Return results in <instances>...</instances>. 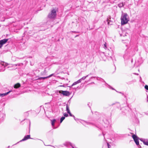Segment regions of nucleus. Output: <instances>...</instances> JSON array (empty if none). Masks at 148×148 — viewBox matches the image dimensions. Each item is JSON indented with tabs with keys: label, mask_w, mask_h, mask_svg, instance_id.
I'll use <instances>...</instances> for the list:
<instances>
[{
	"label": "nucleus",
	"mask_w": 148,
	"mask_h": 148,
	"mask_svg": "<svg viewBox=\"0 0 148 148\" xmlns=\"http://www.w3.org/2000/svg\"><path fill=\"white\" fill-rule=\"evenodd\" d=\"M127 17V13H123L122 14L121 18V23L122 25L127 23L129 21Z\"/></svg>",
	"instance_id": "obj_1"
},
{
	"label": "nucleus",
	"mask_w": 148,
	"mask_h": 148,
	"mask_svg": "<svg viewBox=\"0 0 148 148\" xmlns=\"http://www.w3.org/2000/svg\"><path fill=\"white\" fill-rule=\"evenodd\" d=\"M57 8L52 9L48 15V17L50 18H54L56 16Z\"/></svg>",
	"instance_id": "obj_2"
},
{
	"label": "nucleus",
	"mask_w": 148,
	"mask_h": 148,
	"mask_svg": "<svg viewBox=\"0 0 148 148\" xmlns=\"http://www.w3.org/2000/svg\"><path fill=\"white\" fill-rule=\"evenodd\" d=\"M132 137L133 138L136 144L138 146L139 148H142L139 145V141L138 140L139 138L135 134H133L132 136Z\"/></svg>",
	"instance_id": "obj_3"
},
{
	"label": "nucleus",
	"mask_w": 148,
	"mask_h": 148,
	"mask_svg": "<svg viewBox=\"0 0 148 148\" xmlns=\"http://www.w3.org/2000/svg\"><path fill=\"white\" fill-rule=\"evenodd\" d=\"M59 92L60 93H61L63 95L65 96H69L70 95V92L67 91L59 90Z\"/></svg>",
	"instance_id": "obj_4"
},
{
	"label": "nucleus",
	"mask_w": 148,
	"mask_h": 148,
	"mask_svg": "<svg viewBox=\"0 0 148 148\" xmlns=\"http://www.w3.org/2000/svg\"><path fill=\"white\" fill-rule=\"evenodd\" d=\"M8 40V39H4L0 40V48Z\"/></svg>",
	"instance_id": "obj_5"
},
{
	"label": "nucleus",
	"mask_w": 148,
	"mask_h": 148,
	"mask_svg": "<svg viewBox=\"0 0 148 148\" xmlns=\"http://www.w3.org/2000/svg\"><path fill=\"white\" fill-rule=\"evenodd\" d=\"M29 138H31L30 137V135H27V136H24L23 138L21 141H24L25 140H27V139Z\"/></svg>",
	"instance_id": "obj_6"
},
{
	"label": "nucleus",
	"mask_w": 148,
	"mask_h": 148,
	"mask_svg": "<svg viewBox=\"0 0 148 148\" xmlns=\"http://www.w3.org/2000/svg\"><path fill=\"white\" fill-rule=\"evenodd\" d=\"M53 75V74H51L50 75H49L48 76L46 77H40L38 79L39 80H41L42 79H47V78H48L51 77Z\"/></svg>",
	"instance_id": "obj_7"
},
{
	"label": "nucleus",
	"mask_w": 148,
	"mask_h": 148,
	"mask_svg": "<svg viewBox=\"0 0 148 148\" xmlns=\"http://www.w3.org/2000/svg\"><path fill=\"white\" fill-rule=\"evenodd\" d=\"M11 91H10L9 92H7L4 93H2V94L0 93V97H3L5 96L8 95Z\"/></svg>",
	"instance_id": "obj_8"
},
{
	"label": "nucleus",
	"mask_w": 148,
	"mask_h": 148,
	"mask_svg": "<svg viewBox=\"0 0 148 148\" xmlns=\"http://www.w3.org/2000/svg\"><path fill=\"white\" fill-rule=\"evenodd\" d=\"M80 83V82L79 80H78L77 81L74 82L73 83V84L70 86V87L71 88L73 86L76 85V84Z\"/></svg>",
	"instance_id": "obj_9"
},
{
	"label": "nucleus",
	"mask_w": 148,
	"mask_h": 148,
	"mask_svg": "<svg viewBox=\"0 0 148 148\" xmlns=\"http://www.w3.org/2000/svg\"><path fill=\"white\" fill-rule=\"evenodd\" d=\"M21 86L20 84L19 83H18L15 84L14 86V88H17Z\"/></svg>",
	"instance_id": "obj_10"
},
{
	"label": "nucleus",
	"mask_w": 148,
	"mask_h": 148,
	"mask_svg": "<svg viewBox=\"0 0 148 148\" xmlns=\"http://www.w3.org/2000/svg\"><path fill=\"white\" fill-rule=\"evenodd\" d=\"M51 125L52 126H54L55 123L56 121V120L55 119H53V120H51Z\"/></svg>",
	"instance_id": "obj_11"
},
{
	"label": "nucleus",
	"mask_w": 148,
	"mask_h": 148,
	"mask_svg": "<svg viewBox=\"0 0 148 148\" xmlns=\"http://www.w3.org/2000/svg\"><path fill=\"white\" fill-rule=\"evenodd\" d=\"M88 77V75H86V76H84L82 77L80 79H79V80H80V82H81V81L82 80H85L86 78Z\"/></svg>",
	"instance_id": "obj_12"
},
{
	"label": "nucleus",
	"mask_w": 148,
	"mask_h": 148,
	"mask_svg": "<svg viewBox=\"0 0 148 148\" xmlns=\"http://www.w3.org/2000/svg\"><path fill=\"white\" fill-rule=\"evenodd\" d=\"M66 110L68 113L70 112V110L69 109V107L68 106L67 104L66 105Z\"/></svg>",
	"instance_id": "obj_13"
},
{
	"label": "nucleus",
	"mask_w": 148,
	"mask_h": 148,
	"mask_svg": "<svg viewBox=\"0 0 148 148\" xmlns=\"http://www.w3.org/2000/svg\"><path fill=\"white\" fill-rule=\"evenodd\" d=\"M143 143L144 144L148 146V139H145L144 142H143Z\"/></svg>",
	"instance_id": "obj_14"
},
{
	"label": "nucleus",
	"mask_w": 148,
	"mask_h": 148,
	"mask_svg": "<svg viewBox=\"0 0 148 148\" xmlns=\"http://www.w3.org/2000/svg\"><path fill=\"white\" fill-rule=\"evenodd\" d=\"M107 21L108 22V25H112V22L110 21V20H109L108 18L107 20Z\"/></svg>",
	"instance_id": "obj_15"
},
{
	"label": "nucleus",
	"mask_w": 148,
	"mask_h": 148,
	"mask_svg": "<svg viewBox=\"0 0 148 148\" xmlns=\"http://www.w3.org/2000/svg\"><path fill=\"white\" fill-rule=\"evenodd\" d=\"M123 5H124L123 3H121L118 4V6L119 8L122 7H123Z\"/></svg>",
	"instance_id": "obj_16"
},
{
	"label": "nucleus",
	"mask_w": 148,
	"mask_h": 148,
	"mask_svg": "<svg viewBox=\"0 0 148 148\" xmlns=\"http://www.w3.org/2000/svg\"><path fill=\"white\" fill-rule=\"evenodd\" d=\"M65 119V117L64 116H62V117L60 119V123H61L62 121L64 120V119Z\"/></svg>",
	"instance_id": "obj_17"
},
{
	"label": "nucleus",
	"mask_w": 148,
	"mask_h": 148,
	"mask_svg": "<svg viewBox=\"0 0 148 148\" xmlns=\"http://www.w3.org/2000/svg\"><path fill=\"white\" fill-rule=\"evenodd\" d=\"M0 63L1 65L4 66V64H5V62H4L1 61L0 62Z\"/></svg>",
	"instance_id": "obj_18"
},
{
	"label": "nucleus",
	"mask_w": 148,
	"mask_h": 148,
	"mask_svg": "<svg viewBox=\"0 0 148 148\" xmlns=\"http://www.w3.org/2000/svg\"><path fill=\"white\" fill-rule=\"evenodd\" d=\"M139 139L141 141L143 142H143H144L145 140V139H143V138H140Z\"/></svg>",
	"instance_id": "obj_19"
},
{
	"label": "nucleus",
	"mask_w": 148,
	"mask_h": 148,
	"mask_svg": "<svg viewBox=\"0 0 148 148\" xmlns=\"http://www.w3.org/2000/svg\"><path fill=\"white\" fill-rule=\"evenodd\" d=\"M64 116L66 117H67L68 116V114L67 113H64Z\"/></svg>",
	"instance_id": "obj_20"
},
{
	"label": "nucleus",
	"mask_w": 148,
	"mask_h": 148,
	"mask_svg": "<svg viewBox=\"0 0 148 148\" xmlns=\"http://www.w3.org/2000/svg\"><path fill=\"white\" fill-rule=\"evenodd\" d=\"M145 88L146 89L148 90V86L146 85L145 86Z\"/></svg>",
	"instance_id": "obj_21"
},
{
	"label": "nucleus",
	"mask_w": 148,
	"mask_h": 148,
	"mask_svg": "<svg viewBox=\"0 0 148 148\" xmlns=\"http://www.w3.org/2000/svg\"><path fill=\"white\" fill-rule=\"evenodd\" d=\"M107 145L108 146V148H110L111 147V146L108 143H107Z\"/></svg>",
	"instance_id": "obj_22"
},
{
	"label": "nucleus",
	"mask_w": 148,
	"mask_h": 148,
	"mask_svg": "<svg viewBox=\"0 0 148 148\" xmlns=\"http://www.w3.org/2000/svg\"><path fill=\"white\" fill-rule=\"evenodd\" d=\"M69 145L72 147V148H75L72 145V144L70 143H69Z\"/></svg>",
	"instance_id": "obj_23"
},
{
	"label": "nucleus",
	"mask_w": 148,
	"mask_h": 148,
	"mask_svg": "<svg viewBox=\"0 0 148 148\" xmlns=\"http://www.w3.org/2000/svg\"><path fill=\"white\" fill-rule=\"evenodd\" d=\"M8 65V64L7 63H6L5 62V64H4V66H6Z\"/></svg>",
	"instance_id": "obj_24"
},
{
	"label": "nucleus",
	"mask_w": 148,
	"mask_h": 148,
	"mask_svg": "<svg viewBox=\"0 0 148 148\" xmlns=\"http://www.w3.org/2000/svg\"><path fill=\"white\" fill-rule=\"evenodd\" d=\"M68 113L69 114L70 116H72L73 115L71 114V112H70L69 113Z\"/></svg>",
	"instance_id": "obj_25"
},
{
	"label": "nucleus",
	"mask_w": 148,
	"mask_h": 148,
	"mask_svg": "<svg viewBox=\"0 0 148 148\" xmlns=\"http://www.w3.org/2000/svg\"><path fill=\"white\" fill-rule=\"evenodd\" d=\"M74 119L77 122V121L79 120L77 118H75Z\"/></svg>",
	"instance_id": "obj_26"
},
{
	"label": "nucleus",
	"mask_w": 148,
	"mask_h": 148,
	"mask_svg": "<svg viewBox=\"0 0 148 148\" xmlns=\"http://www.w3.org/2000/svg\"><path fill=\"white\" fill-rule=\"evenodd\" d=\"M25 115H26L27 116H28V113L27 112H25Z\"/></svg>",
	"instance_id": "obj_27"
},
{
	"label": "nucleus",
	"mask_w": 148,
	"mask_h": 148,
	"mask_svg": "<svg viewBox=\"0 0 148 148\" xmlns=\"http://www.w3.org/2000/svg\"><path fill=\"white\" fill-rule=\"evenodd\" d=\"M110 86V88H111V89H112V90H115L114 88L112 87L111 86Z\"/></svg>",
	"instance_id": "obj_28"
},
{
	"label": "nucleus",
	"mask_w": 148,
	"mask_h": 148,
	"mask_svg": "<svg viewBox=\"0 0 148 148\" xmlns=\"http://www.w3.org/2000/svg\"><path fill=\"white\" fill-rule=\"evenodd\" d=\"M104 48L106 49L107 48L106 43L104 44Z\"/></svg>",
	"instance_id": "obj_29"
},
{
	"label": "nucleus",
	"mask_w": 148,
	"mask_h": 148,
	"mask_svg": "<svg viewBox=\"0 0 148 148\" xmlns=\"http://www.w3.org/2000/svg\"><path fill=\"white\" fill-rule=\"evenodd\" d=\"M92 75V73H90L88 75H88V77L89 76L91 75Z\"/></svg>",
	"instance_id": "obj_30"
},
{
	"label": "nucleus",
	"mask_w": 148,
	"mask_h": 148,
	"mask_svg": "<svg viewBox=\"0 0 148 148\" xmlns=\"http://www.w3.org/2000/svg\"><path fill=\"white\" fill-rule=\"evenodd\" d=\"M95 77H90V80L91 79L93 78H95Z\"/></svg>",
	"instance_id": "obj_31"
},
{
	"label": "nucleus",
	"mask_w": 148,
	"mask_h": 148,
	"mask_svg": "<svg viewBox=\"0 0 148 148\" xmlns=\"http://www.w3.org/2000/svg\"><path fill=\"white\" fill-rule=\"evenodd\" d=\"M72 116L74 118V119H75V116L73 115Z\"/></svg>",
	"instance_id": "obj_32"
},
{
	"label": "nucleus",
	"mask_w": 148,
	"mask_h": 148,
	"mask_svg": "<svg viewBox=\"0 0 148 148\" xmlns=\"http://www.w3.org/2000/svg\"><path fill=\"white\" fill-rule=\"evenodd\" d=\"M72 116L74 118V119H75V116L73 115Z\"/></svg>",
	"instance_id": "obj_33"
},
{
	"label": "nucleus",
	"mask_w": 148,
	"mask_h": 148,
	"mask_svg": "<svg viewBox=\"0 0 148 148\" xmlns=\"http://www.w3.org/2000/svg\"><path fill=\"white\" fill-rule=\"evenodd\" d=\"M118 92L119 93H121V94H122L123 95H124V94L123 93H122L121 92Z\"/></svg>",
	"instance_id": "obj_34"
},
{
	"label": "nucleus",
	"mask_w": 148,
	"mask_h": 148,
	"mask_svg": "<svg viewBox=\"0 0 148 148\" xmlns=\"http://www.w3.org/2000/svg\"><path fill=\"white\" fill-rule=\"evenodd\" d=\"M142 80V78L140 77V81L141 80Z\"/></svg>",
	"instance_id": "obj_35"
},
{
	"label": "nucleus",
	"mask_w": 148,
	"mask_h": 148,
	"mask_svg": "<svg viewBox=\"0 0 148 148\" xmlns=\"http://www.w3.org/2000/svg\"><path fill=\"white\" fill-rule=\"evenodd\" d=\"M115 104V103H113V104H112V105H114V104Z\"/></svg>",
	"instance_id": "obj_36"
},
{
	"label": "nucleus",
	"mask_w": 148,
	"mask_h": 148,
	"mask_svg": "<svg viewBox=\"0 0 148 148\" xmlns=\"http://www.w3.org/2000/svg\"><path fill=\"white\" fill-rule=\"evenodd\" d=\"M47 146H51V145H47Z\"/></svg>",
	"instance_id": "obj_37"
},
{
	"label": "nucleus",
	"mask_w": 148,
	"mask_h": 148,
	"mask_svg": "<svg viewBox=\"0 0 148 148\" xmlns=\"http://www.w3.org/2000/svg\"><path fill=\"white\" fill-rule=\"evenodd\" d=\"M45 71H46V70H44V72L45 73Z\"/></svg>",
	"instance_id": "obj_38"
},
{
	"label": "nucleus",
	"mask_w": 148,
	"mask_h": 148,
	"mask_svg": "<svg viewBox=\"0 0 148 148\" xmlns=\"http://www.w3.org/2000/svg\"><path fill=\"white\" fill-rule=\"evenodd\" d=\"M30 121H29V125H30Z\"/></svg>",
	"instance_id": "obj_39"
},
{
	"label": "nucleus",
	"mask_w": 148,
	"mask_h": 148,
	"mask_svg": "<svg viewBox=\"0 0 148 148\" xmlns=\"http://www.w3.org/2000/svg\"><path fill=\"white\" fill-rule=\"evenodd\" d=\"M104 82L106 83L105 81H104Z\"/></svg>",
	"instance_id": "obj_40"
}]
</instances>
